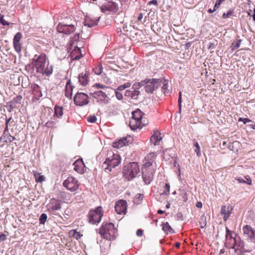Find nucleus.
Segmentation results:
<instances>
[{
  "mask_svg": "<svg viewBox=\"0 0 255 255\" xmlns=\"http://www.w3.org/2000/svg\"><path fill=\"white\" fill-rule=\"evenodd\" d=\"M47 218V215L45 213H42L39 218V222L41 224H44Z\"/></svg>",
  "mask_w": 255,
  "mask_h": 255,
  "instance_id": "a19ab883",
  "label": "nucleus"
},
{
  "mask_svg": "<svg viewBox=\"0 0 255 255\" xmlns=\"http://www.w3.org/2000/svg\"><path fill=\"white\" fill-rule=\"evenodd\" d=\"M51 209L52 210H59L61 209V205L59 203H56L52 206Z\"/></svg>",
  "mask_w": 255,
  "mask_h": 255,
  "instance_id": "864d4df0",
  "label": "nucleus"
},
{
  "mask_svg": "<svg viewBox=\"0 0 255 255\" xmlns=\"http://www.w3.org/2000/svg\"><path fill=\"white\" fill-rule=\"evenodd\" d=\"M21 99L22 97L21 96H17L12 101L8 103V106L11 109H13L15 108L16 105L17 104L20 103Z\"/></svg>",
  "mask_w": 255,
  "mask_h": 255,
  "instance_id": "4be33fe9",
  "label": "nucleus"
},
{
  "mask_svg": "<svg viewBox=\"0 0 255 255\" xmlns=\"http://www.w3.org/2000/svg\"><path fill=\"white\" fill-rule=\"evenodd\" d=\"M15 137L11 135L9 133H2V136L0 138V142L3 141L5 143H9L14 140Z\"/></svg>",
  "mask_w": 255,
  "mask_h": 255,
  "instance_id": "aec40b11",
  "label": "nucleus"
},
{
  "mask_svg": "<svg viewBox=\"0 0 255 255\" xmlns=\"http://www.w3.org/2000/svg\"><path fill=\"white\" fill-rule=\"evenodd\" d=\"M234 10L233 8H230L227 13H224L223 14V17L224 18H227L229 17L234 13Z\"/></svg>",
  "mask_w": 255,
  "mask_h": 255,
  "instance_id": "a18cd8bd",
  "label": "nucleus"
},
{
  "mask_svg": "<svg viewBox=\"0 0 255 255\" xmlns=\"http://www.w3.org/2000/svg\"><path fill=\"white\" fill-rule=\"evenodd\" d=\"M79 82L82 86L86 85L89 82V72L87 71L85 73H81L78 76Z\"/></svg>",
  "mask_w": 255,
  "mask_h": 255,
  "instance_id": "dca6fc26",
  "label": "nucleus"
},
{
  "mask_svg": "<svg viewBox=\"0 0 255 255\" xmlns=\"http://www.w3.org/2000/svg\"><path fill=\"white\" fill-rule=\"evenodd\" d=\"M45 180V177L43 175H40L37 178H36V181L37 182H41Z\"/></svg>",
  "mask_w": 255,
  "mask_h": 255,
  "instance_id": "bf43d9fd",
  "label": "nucleus"
},
{
  "mask_svg": "<svg viewBox=\"0 0 255 255\" xmlns=\"http://www.w3.org/2000/svg\"><path fill=\"white\" fill-rule=\"evenodd\" d=\"M170 150L166 149L165 151H163V158L165 160H169L171 158H173V156H171L169 154V152Z\"/></svg>",
  "mask_w": 255,
  "mask_h": 255,
  "instance_id": "e433bc0d",
  "label": "nucleus"
},
{
  "mask_svg": "<svg viewBox=\"0 0 255 255\" xmlns=\"http://www.w3.org/2000/svg\"><path fill=\"white\" fill-rule=\"evenodd\" d=\"M115 93L116 97L118 100H121L123 99V94L120 91H118V90H116L115 91Z\"/></svg>",
  "mask_w": 255,
  "mask_h": 255,
  "instance_id": "603ef678",
  "label": "nucleus"
},
{
  "mask_svg": "<svg viewBox=\"0 0 255 255\" xmlns=\"http://www.w3.org/2000/svg\"><path fill=\"white\" fill-rule=\"evenodd\" d=\"M54 116L58 118L61 117L63 113V108L62 107L59 106H55L54 107Z\"/></svg>",
  "mask_w": 255,
  "mask_h": 255,
  "instance_id": "c85d7f7f",
  "label": "nucleus"
},
{
  "mask_svg": "<svg viewBox=\"0 0 255 255\" xmlns=\"http://www.w3.org/2000/svg\"><path fill=\"white\" fill-rule=\"evenodd\" d=\"M160 135V132L156 130L154 132V134L150 137V141L154 144V145H158L159 142L161 140V137H158Z\"/></svg>",
  "mask_w": 255,
  "mask_h": 255,
  "instance_id": "a211bd4d",
  "label": "nucleus"
},
{
  "mask_svg": "<svg viewBox=\"0 0 255 255\" xmlns=\"http://www.w3.org/2000/svg\"><path fill=\"white\" fill-rule=\"evenodd\" d=\"M74 102L75 105L79 106H83L88 104V96L84 93H77L74 98Z\"/></svg>",
  "mask_w": 255,
  "mask_h": 255,
  "instance_id": "6e6552de",
  "label": "nucleus"
},
{
  "mask_svg": "<svg viewBox=\"0 0 255 255\" xmlns=\"http://www.w3.org/2000/svg\"><path fill=\"white\" fill-rule=\"evenodd\" d=\"M239 121H242L243 122L244 124H246L250 122H252V121H251L250 119L248 118H240L239 119Z\"/></svg>",
  "mask_w": 255,
  "mask_h": 255,
  "instance_id": "4d7b16f0",
  "label": "nucleus"
},
{
  "mask_svg": "<svg viewBox=\"0 0 255 255\" xmlns=\"http://www.w3.org/2000/svg\"><path fill=\"white\" fill-rule=\"evenodd\" d=\"M46 56L44 53H42L39 55H35L33 59V63L37 72L41 73L43 75L49 76L53 72V67L52 65L46 64Z\"/></svg>",
  "mask_w": 255,
  "mask_h": 255,
  "instance_id": "f03ea898",
  "label": "nucleus"
},
{
  "mask_svg": "<svg viewBox=\"0 0 255 255\" xmlns=\"http://www.w3.org/2000/svg\"><path fill=\"white\" fill-rule=\"evenodd\" d=\"M244 242L241 240L238 243V246L242 249L244 248Z\"/></svg>",
  "mask_w": 255,
  "mask_h": 255,
  "instance_id": "e2e57ef3",
  "label": "nucleus"
},
{
  "mask_svg": "<svg viewBox=\"0 0 255 255\" xmlns=\"http://www.w3.org/2000/svg\"><path fill=\"white\" fill-rule=\"evenodd\" d=\"M115 211L118 214H124L127 213V203L123 200H120L116 203L115 206Z\"/></svg>",
  "mask_w": 255,
  "mask_h": 255,
  "instance_id": "1a4fd4ad",
  "label": "nucleus"
},
{
  "mask_svg": "<svg viewBox=\"0 0 255 255\" xmlns=\"http://www.w3.org/2000/svg\"><path fill=\"white\" fill-rule=\"evenodd\" d=\"M15 50L17 53H20L21 51V46L20 43H13Z\"/></svg>",
  "mask_w": 255,
  "mask_h": 255,
  "instance_id": "c03bdc74",
  "label": "nucleus"
},
{
  "mask_svg": "<svg viewBox=\"0 0 255 255\" xmlns=\"http://www.w3.org/2000/svg\"><path fill=\"white\" fill-rule=\"evenodd\" d=\"M70 82L69 81L66 86L65 88V95L66 97H67L69 99H71L72 93V87L70 84Z\"/></svg>",
  "mask_w": 255,
  "mask_h": 255,
  "instance_id": "393cba45",
  "label": "nucleus"
},
{
  "mask_svg": "<svg viewBox=\"0 0 255 255\" xmlns=\"http://www.w3.org/2000/svg\"><path fill=\"white\" fill-rule=\"evenodd\" d=\"M126 89L125 88V87H124L123 85H121L120 86H119L117 89H116V90H118V91H123L124 90H125Z\"/></svg>",
  "mask_w": 255,
  "mask_h": 255,
  "instance_id": "774afa93",
  "label": "nucleus"
},
{
  "mask_svg": "<svg viewBox=\"0 0 255 255\" xmlns=\"http://www.w3.org/2000/svg\"><path fill=\"white\" fill-rule=\"evenodd\" d=\"M99 17L97 19H92L90 17H88L86 18L84 21V25L88 27H92L98 24L99 21Z\"/></svg>",
  "mask_w": 255,
  "mask_h": 255,
  "instance_id": "6ab92c4d",
  "label": "nucleus"
},
{
  "mask_svg": "<svg viewBox=\"0 0 255 255\" xmlns=\"http://www.w3.org/2000/svg\"><path fill=\"white\" fill-rule=\"evenodd\" d=\"M241 41L242 40L239 39L236 42H233L231 45L232 50H235V49L238 48L240 46Z\"/></svg>",
  "mask_w": 255,
  "mask_h": 255,
  "instance_id": "58836bf2",
  "label": "nucleus"
},
{
  "mask_svg": "<svg viewBox=\"0 0 255 255\" xmlns=\"http://www.w3.org/2000/svg\"><path fill=\"white\" fill-rule=\"evenodd\" d=\"M200 227L201 228H204L206 227L207 224L206 217L204 214H203L200 218L199 220Z\"/></svg>",
  "mask_w": 255,
  "mask_h": 255,
  "instance_id": "7c9ffc66",
  "label": "nucleus"
},
{
  "mask_svg": "<svg viewBox=\"0 0 255 255\" xmlns=\"http://www.w3.org/2000/svg\"><path fill=\"white\" fill-rule=\"evenodd\" d=\"M146 123H141V121L131 118L129 123V126L132 130L141 129Z\"/></svg>",
  "mask_w": 255,
  "mask_h": 255,
  "instance_id": "f8f14e48",
  "label": "nucleus"
},
{
  "mask_svg": "<svg viewBox=\"0 0 255 255\" xmlns=\"http://www.w3.org/2000/svg\"><path fill=\"white\" fill-rule=\"evenodd\" d=\"M132 117L131 118L141 121L144 114L139 109L133 111L132 113Z\"/></svg>",
  "mask_w": 255,
  "mask_h": 255,
  "instance_id": "b1692460",
  "label": "nucleus"
},
{
  "mask_svg": "<svg viewBox=\"0 0 255 255\" xmlns=\"http://www.w3.org/2000/svg\"><path fill=\"white\" fill-rule=\"evenodd\" d=\"M74 169L78 173L82 174L84 173V167L85 166L84 163L82 159H78L74 163Z\"/></svg>",
  "mask_w": 255,
  "mask_h": 255,
  "instance_id": "2eb2a0df",
  "label": "nucleus"
},
{
  "mask_svg": "<svg viewBox=\"0 0 255 255\" xmlns=\"http://www.w3.org/2000/svg\"><path fill=\"white\" fill-rule=\"evenodd\" d=\"M87 120L89 122L94 123L96 121L97 118L95 116L92 115L88 117Z\"/></svg>",
  "mask_w": 255,
  "mask_h": 255,
  "instance_id": "09e8293b",
  "label": "nucleus"
},
{
  "mask_svg": "<svg viewBox=\"0 0 255 255\" xmlns=\"http://www.w3.org/2000/svg\"><path fill=\"white\" fill-rule=\"evenodd\" d=\"M168 81L165 79H149L145 86V91L150 93L155 92L157 96H161L162 94L166 96L170 91L168 88Z\"/></svg>",
  "mask_w": 255,
  "mask_h": 255,
  "instance_id": "f257e3e1",
  "label": "nucleus"
},
{
  "mask_svg": "<svg viewBox=\"0 0 255 255\" xmlns=\"http://www.w3.org/2000/svg\"><path fill=\"white\" fill-rule=\"evenodd\" d=\"M229 237L230 238V240H232L234 237L232 236L231 231L226 227V240H229Z\"/></svg>",
  "mask_w": 255,
  "mask_h": 255,
  "instance_id": "3c124183",
  "label": "nucleus"
},
{
  "mask_svg": "<svg viewBox=\"0 0 255 255\" xmlns=\"http://www.w3.org/2000/svg\"><path fill=\"white\" fill-rule=\"evenodd\" d=\"M79 39V35L78 34H75L74 36L71 38V40L69 42L70 45L71 46H73L74 44V42L77 41Z\"/></svg>",
  "mask_w": 255,
  "mask_h": 255,
  "instance_id": "37998d69",
  "label": "nucleus"
},
{
  "mask_svg": "<svg viewBox=\"0 0 255 255\" xmlns=\"http://www.w3.org/2000/svg\"><path fill=\"white\" fill-rule=\"evenodd\" d=\"M124 140H127V138H123L120 139L117 142H114L113 144V147L117 148H120L124 145H126L127 142H124Z\"/></svg>",
  "mask_w": 255,
  "mask_h": 255,
  "instance_id": "bb28decb",
  "label": "nucleus"
},
{
  "mask_svg": "<svg viewBox=\"0 0 255 255\" xmlns=\"http://www.w3.org/2000/svg\"><path fill=\"white\" fill-rule=\"evenodd\" d=\"M136 235L139 237L142 236L143 235V231L140 229L137 230L136 231Z\"/></svg>",
  "mask_w": 255,
  "mask_h": 255,
  "instance_id": "69168bd1",
  "label": "nucleus"
},
{
  "mask_svg": "<svg viewBox=\"0 0 255 255\" xmlns=\"http://www.w3.org/2000/svg\"><path fill=\"white\" fill-rule=\"evenodd\" d=\"M117 230L112 223H104L99 229V233L101 236L107 240L111 241L116 239Z\"/></svg>",
  "mask_w": 255,
  "mask_h": 255,
  "instance_id": "7ed1b4c3",
  "label": "nucleus"
},
{
  "mask_svg": "<svg viewBox=\"0 0 255 255\" xmlns=\"http://www.w3.org/2000/svg\"><path fill=\"white\" fill-rule=\"evenodd\" d=\"M4 16L0 14V22L2 25H9L10 23L5 21L3 18Z\"/></svg>",
  "mask_w": 255,
  "mask_h": 255,
  "instance_id": "de8ad7c7",
  "label": "nucleus"
},
{
  "mask_svg": "<svg viewBox=\"0 0 255 255\" xmlns=\"http://www.w3.org/2000/svg\"><path fill=\"white\" fill-rule=\"evenodd\" d=\"M151 4H153L156 6L158 4L157 0H152L150 1H149L147 3L148 5H150Z\"/></svg>",
  "mask_w": 255,
  "mask_h": 255,
  "instance_id": "680f3d73",
  "label": "nucleus"
},
{
  "mask_svg": "<svg viewBox=\"0 0 255 255\" xmlns=\"http://www.w3.org/2000/svg\"><path fill=\"white\" fill-rule=\"evenodd\" d=\"M235 180H237L240 183H246L248 185H252V181L250 178H248L247 176H245L244 178L241 177L235 178Z\"/></svg>",
  "mask_w": 255,
  "mask_h": 255,
  "instance_id": "a878e982",
  "label": "nucleus"
},
{
  "mask_svg": "<svg viewBox=\"0 0 255 255\" xmlns=\"http://www.w3.org/2000/svg\"><path fill=\"white\" fill-rule=\"evenodd\" d=\"M181 102H182V93L181 92L179 93L178 98V107H179V112L181 113Z\"/></svg>",
  "mask_w": 255,
  "mask_h": 255,
  "instance_id": "8fccbe9b",
  "label": "nucleus"
},
{
  "mask_svg": "<svg viewBox=\"0 0 255 255\" xmlns=\"http://www.w3.org/2000/svg\"><path fill=\"white\" fill-rule=\"evenodd\" d=\"M6 238V236L4 234H1L0 235V241H3Z\"/></svg>",
  "mask_w": 255,
  "mask_h": 255,
  "instance_id": "0e129e2a",
  "label": "nucleus"
},
{
  "mask_svg": "<svg viewBox=\"0 0 255 255\" xmlns=\"http://www.w3.org/2000/svg\"><path fill=\"white\" fill-rule=\"evenodd\" d=\"M102 208L98 207L95 210H91L88 214L89 222L92 224L98 223L100 222L103 216Z\"/></svg>",
  "mask_w": 255,
  "mask_h": 255,
  "instance_id": "39448f33",
  "label": "nucleus"
},
{
  "mask_svg": "<svg viewBox=\"0 0 255 255\" xmlns=\"http://www.w3.org/2000/svg\"><path fill=\"white\" fill-rule=\"evenodd\" d=\"M216 44H215L214 43H210L208 48L214 49L216 48Z\"/></svg>",
  "mask_w": 255,
  "mask_h": 255,
  "instance_id": "338daca9",
  "label": "nucleus"
},
{
  "mask_svg": "<svg viewBox=\"0 0 255 255\" xmlns=\"http://www.w3.org/2000/svg\"><path fill=\"white\" fill-rule=\"evenodd\" d=\"M57 30L58 32L65 34H70L75 30V25L67 22H62L57 26Z\"/></svg>",
  "mask_w": 255,
  "mask_h": 255,
  "instance_id": "423d86ee",
  "label": "nucleus"
},
{
  "mask_svg": "<svg viewBox=\"0 0 255 255\" xmlns=\"http://www.w3.org/2000/svg\"><path fill=\"white\" fill-rule=\"evenodd\" d=\"M151 165H152L151 162H148L147 161H145L143 165L144 167L142 168V170H148V168Z\"/></svg>",
  "mask_w": 255,
  "mask_h": 255,
  "instance_id": "5fc2aeb1",
  "label": "nucleus"
},
{
  "mask_svg": "<svg viewBox=\"0 0 255 255\" xmlns=\"http://www.w3.org/2000/svg\"><path fill=\"white\" fill-rule=\"evenodd\" d=\"M225 0H217L216 2L215 3V4L214 5L215 9L218 8L221 5V3Z\"/></svg>",
  "mask_w": 255,
  "mask_h": 255,
  "instance_id": "13d9d810",
  "label": "nucleus"
},
{
  "mask_svg": "<svg viewBox=\"0 0 255 255\" xmlns=\"http://www.w3.org/2000/svg\"><path fill=\"white\" fill-rule=\"evenodd\" d=\"M153 172L151 170H142V178L145 184H148L152 180Z\"/></svg>",
  "mask_w": 255,
  "mask_h": 255,
  "instance_id": "4468645a",
  "label": "nucleus"
},
{
  "mask_svg": "<svg viewBox=\"0 0 255 255\" xmlns=\"http://www.w3.org/2000/svg\"><path fill=\"white\" fill-rule=\"evenodd\" d=\"M194 146L196 148L195 151L197 155L199 157L201 156L200 147L199 143L197 141H195L194 143Z\"/></svg>",
  "mask_w": 255,
  "mask_h": 255,
  "instance_id": "4c0bfd02",
  "label": "nucleus"
},
{
  "mask_svg": "<svg viewBox=\"0 0 255 255\" xmlns=\"http://www.w3.org/2000/svg\"><path fill=\"white\" fill-rule=\"evenodd\" d=\"M149 79H146L143 81H141L140 82H139L138 85H136V84L133 85V87H135V89H138L139 88L138 86L142 87L144 86V88L145 89V86L147 85V83L148 82Z\"/></svg>",
  "mask_w": 255,
  "mask_h": 255,
  "instance_id": "c9c22d12",
  "label": "nucleus"
},
{
  "mask_svg": "<svg viewBox=\"0 0 255 255\" xmlns=\"http://www.w3.org/2000/svg\"><path fill=\"white\" fill-rule=\"evenodd\" d=\"M231 240V241H233L232 245H230V244L228 243V242H227L225 243V247L229 249H235V246L237 244V239H236V238H233Z\"/></svg>",
  "mask_w": 255,
  "mask_h": 255,
  "instance_id": "2f4dec72",
  "label": "nucleus"
},
{
  "mask_svg": "<svg viewBox=\"0 0 255 255\" xmlns=\"http://www.w3.org/2000/svg\"><path fill=\"white\" fill-rule=\"evenodd\" d=\"M170 185L169 183H166L164 186V190L161 194L168 195L169 193Z\"/></svg>",
  "mask_w": 255,
  "mask_h": 255,
  "instance_id": "49530a36",
  "label": "nucleus"
},
{
  "mask_svg": "<svg viewBox=\"0 0 255 255\" xmlns=\"http://www.w3.org/2000/svg\"><path fill=\"white\" fill-rule=\"evenodd\" d=\"M139 172V167L137 163L135 162H130L124 167V176L128 180L135 177Z\"/></svg>",
  "mask_w": 255,
  "mask_h": 255,
  "instance_id": "20e7f679",
  "label": "nucleus"
},
{
  "mask_svg": "<svg viewBox=\"0 0 255 255\" xmlns=\"http://www.w3.org/2000/svg\"><path fill=\"white\" fill-rule=\"evenodd\" d=\"M63 185L71 192L76 191L79 187L78 181L73 177H68L63 183Z\"/></svg>",
  "mask_w": 255,
  "mask_h": 255,
  "instance_id": "0eeeda50",
  "label": "nucleus"
},
{
  "mask_svg": "<svg viewBox=\"0 0 255 255\" xmlns=\"http://www.w3.org/2000/svg\"><path fill=\"white\" fill-rule=\"evenodd\" d=\"M107 7L108 8L109 11L116 12L118 9V4L114 1H108Z\"/></svg>",
  "mask_w": 255,
  "mask_h": 255,
  "instance_id": "5701e85b",
  "label": "nucleus"
},
{
  "mask_svg": "<svg viewBox=\"0 0 255 255\" xmlns=\"http://www.w3.org/2000/svg\"><path fill=\"white\" fill-rule=\"evenodd\" d=\"M155 156L154 153H150L145 157L144 160L147 161L148 162H151L152 165L154 161Z\"/></svg>",
  "mask_w": 255,
  "mask_h": 255,
  "instance_id": "72a5a7b5",
  "label": "nucleus"
},
{
  "mask_svg": "<svg viewBox=\"0 0 255 255\" xmlns=\"http://www.w3.org/2000/svg\"><path fill=\"white\" fill-rule=\"evenodd\" d=\"M244 236L250 239L252 242L255 243V231L249 225H246L243 228Z\"/></svg>",
  "mask_w": 255,
  "mask_h": 255,
  "instance_id": "9d476101",
  "label": "nucleus"
},
{
  "mask_svg": "<svg viewBox=\"0 0 255 255\" xmlns=\"http://www.w3.org/2000/svg\"><path fill=\"white\" fill-rule=\"evenodd\" d=\"M143 195L141 194H137L133 198V202L134 204H138L142 200Z\"/></svg>",
  "mask_w": 255,
  "mask_h": 255,
  "instance_id": "f704fd0d",
  "label": "nucleus"
},
{
  "mask_svg": "<svg viewBox=\"0 0 255 255\" xmlns=\"http://www.w3.org/2000/svg\"><path fill=\"white\" fill-rule=\"evenodd\" d=\"M161 226L162 229L166 234L171 233V231L173 230L168 222L162 223Z\"/></svg>",
  "mask_w": 255,
  "mask_h": 255,
  "instance_id": "c756f323",
  "label": "nucleus"
},
{
  "mask_svg": "<svg viewBox=\"0 0 255 255\" xmlns=\"http://www.w3.org/2000/svg\"><path fill=\"white\" fill-rule=\"evenodd\" d=\"M107 159L112 168L118 166L121 162V157L118 154L113 153L112 156L108 157Z\"/></svg>",
  "mask_w": 255,
  "mask_h": 255,
  "instance_id": "9b49d317",
  "label": "nucleus"
},
{
  "mask_svg": "<svg viewBox=\"0 0 255 255\" xmlns=\"http://www.w3.org/2000/svg\"><path fill=\"white\" fill-rule=\"evenodd\" d=\"M221 213L222 215H224V220L227 221L231 214L230 207L226 206H223L221 208Z\"/></svg>",
  "mask_w": 255,
  "mask_h": 255,
  "instance_id": "412c9836",
  "label": "nucleus"
},
{
  "mask_svg": "<svg viewBox=\"0 0 255 255\" xmlns=\"http://www.w3.org/2000/svg\"><path fill=\"white\" fill-rule=\"evenodd\" d=\"M139 91L135 90L134 89L133 91L127 90L125 92V96L131 99L136 100L138 99Z\"/></svg>",
  "mask_w": 255,
  "mask_h": 255,
  "instance_id": "f3484780",
  "label": "nucleus"
},
{
  "mask_svg": "<svg viewBox=\"0 0 255 255\" xmlns=\"http://www.w3.org/2000/svg\"><path fill=\"white\" fill-rule=\"evenodd\" d=\"M101 9L102 12L105 13L107 11H109V9L108 7H107V4H105V5H103L101 7Z\"/></svg>",
  "mask_w": 255,
  "mask_h": 255,
  "instance_id": "052dcab7",
  "label": "nucleus"
},
{
  "mask_svg": "<svg viewBox=\"0 0 255 255\" xmlns=\"http://www.w3.org/2000/svg\"><path fill=\"white\" fill-rule=\"evenodd\" d=\"M99 89H103L104 91H106V92H108L109 90H112V89H111L106 86L103 85L101 84H96V85H94L92 87V88L90 90V91H94V90H96V89L98 90Z\"/></svg>",
  "mask_w": 255,
  "mask_h": 255,
  "instance_id": "cd10ccee",
  "label": "nucleus"
},
{
  "mask_svg": "<svg viewBox=\"0 0 255 255\" xmlns=\"http://www.w3.org/2000/svg\"><path fill=\"white\" fill-rule=\"evenodd\" d=\"M79 39V35L78 34H75L74 36L71 38V40L69 42L70 45L71 46H73L74 44V42L77 41Z\"/></svg>",
  "mask_w": 255,
  "mask_h": 255,
  "instance_id": "79ce46f5",
  "label": "nucleus"
},
{
  "mask_svg": "<svg viewBox=\"0 0 255 255\" xmlns=\"http://www.w3.org/2000/svg\"><path fill=\"white\" fill-rule=\"evenodd\" d=\"M102 167L103 169H105L106 172L111 171L112 168L110 166V164H109V161L107 158L106 159L105 161L102 164Z\"/></svg>",
  "mask_w": 255,
  "mask_h": 255,
  "instance_id": "473e14b6",
  "label": "nucleus"
},
{
  "mask_svg": "<svg viewBox=\"0 0 255 255\" xmlns=\"http://www.w3.org/2000/svg\"><path fill=\"white\" fill-rule=\"evenodd\" d=\"M108 92L102 90H95L92 91L90 92V95L95 99L100 98L101 100H104L107 97Z\"/></svg>",
  "mask_w": 255,
  "mask_h": 255,
  "instance_id": "ddd939ff",
  "label": "nucleus"
},
{
  "mask_svg": "<svg viewBox=\"0 0 255 255\" xmlns=\"http://www.w3.org/2000/svg\"><path fill=\"white\" fill-rule=\"evenodd\" d=\"M238 144V142L237 141H234L232 143L231 142H229L228 143V148L230 149V150H234L233 149V147L234 146V145H237Z\"/></svg>",
  "mask_w": 255,
  "mask_h": 255,
  "instance_id": "6e6d98bb",
  "label": "nucleus"
},
{
  "mask_svg": "<svg viewBox=\"0 0 255 255\" xmlns=\"http://www.w3.org/2000/svg\"><path fill=\"white\" fill-rule=\"evenodd\" d=\"M22 37V34L20 32H18L15 35L13 43H19V41Z\"/></svg>",
  "mask_w": 255,
  "mask_h": 255,
  "instance_id": "ea45409f",
  "label": "nucleus"
}]
</instances>
